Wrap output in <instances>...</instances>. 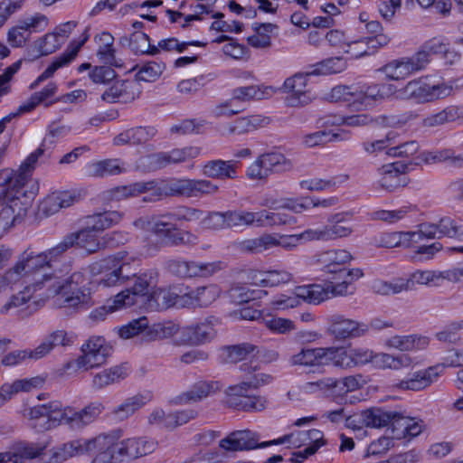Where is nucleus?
Listing matches in <instances>:
<instances>
[{
  "instance_id": "obj_1",
  "label": "nucleus",
  "mask_w": 463,
  "mask_h": 463,
  "mask_svg": "<svg viewBox=\"0 0 463 463\" xmlns=\"http://www.w3.org/2000/svg\"><path fill=\"white\" fill-rule=\"evenodd\" d=\"M28 251H33L32 249L24 250L17 258L16 262L0 278L5 286H13L17 283H25V286L19 291L12 294L10 298L0 306V314L4 316H15L19 318H25L36 312L40 306V301L43 298V293H38L45 290L43 272L50 269V265H44L42 268H29L30 261L23 260L24 255Z\"/></svg>"
},
{
  "instance_id": "obj_2",
  "label": "nucleus",
  "mask_w": 463,
  "mask_h": 463,
  "mask_svg": "<svg viewBox=\"0 0 463 463\" xmlns=\"http://www.w3.org/2000/svg\"><path fill=\"white\" fill-rule=\"evenodd\" d=\"M46 269L43 272L45 287L44 298H55L59 307L87 309L92 304L88 279L84 274L74 272L70 277L61 279Z\"/></svg>"
},
{
  "instance_id": "obj_3",
  "label": "nucleus",
  "mask_w": 463,
  "mask_h": 463,
  "mask_svg": "<svg viewBox=\"0 0 463 463\" xmlns=\"http://www.w3.org/2000/svg\"><path fill=\"white\" fill-rule=\"evenodd\" d=\"M392 93V86L385 83L336 85L326 94L325 99L344 103L350 110L363 111L372 109Z\"/></svg>"
},
{
  "instance_id": "obj_4",
  "label": "nucleus",
  "mask_w": 463,
  "mask_h": 463,
  "mask_svg": "<svg viewBox=\"0 0 463 463\" xmlns=\"http://www.w3.org/2000/svg\"><path fill=\"white\" fill-rule=\"evenodd\" d=\"M97 233L94 230L89 229L88 225L84 223L80 230L65 236L63 241L55 247L42 252L28 251L24 255L23 260L31 262L29 268L36 269L44 265L51 266L57 257L72 246H77L89 254L95 253L103 247V242L99 239Z\"/></svg>"
},
{
  "instance_id": "obj_5",
  "label": "nucleus",
  "mask_w": 463,
  "mask_h": 463,
  "mask_svg": "<svg viewBox=\"0 0 463 463\" xmlns=\"http://www.w3.org/2000/svg\"><path fill=\"white\" fill-rule=\"evenodd\" d=\"M140 265L137 255L128 251H118L95 263L93 271L101 275L99 281L104 287H115L128 281Z\"/></svg>"
},
{
  "instance_id": "obj_6",
  "label": "nucleus",
  "mask_w": 463,
  "mask_h": 463,
  "mask_svg": "<svg viewBox=\"0 0 463 463\" xmlns=\"http://www.w3.org/2000/svg\"><path fill=\"white\" fill-rule=\"evenodd\" d=\"M26 176L13 181L14 189L0 193V238L12 228L23 215L36 192L24 189Z\"/></svg>"
},
{
  "instance_id": "obj_7",
  "label": "nucleus",
  "mask_w": 463,
  "mask_h": 463,
  "mask_svg": "<svg viewBox=\"0 0 463 463\" xmlns=\"http://www.w3.org/2000/svg\"><path fill=\"white\" fill-rule=\"evenodd\" d=\"M452 90L451 86L439 82L430 75L421 76L411 80L401 90L403 99L412 100L417 104H424L448 97Z\"/></svg>"
},
{
  "instance_id": "obj_8",
  "label": "nucleus",
  "mask_w": 463,
  "mask_h": 463,
  "mask_svg": "<svg viewBox=\"0 0 463 463\" xmlns=\"http://www.w3.org/2000/svg\"><path fill=\"white\" fill-rule=\"evenodd\" d=\"M120 435L118 432L99 433L84 440V455L90 457V463H122Z\"/></svg>"
},
{
  "instance_id": "obj_9",
  "label": "nucleus",
  "mask_w": 463,
  "mask_h": 463,
  "mask_svg": "<svg viewBox=\"0 0 463 463\" xmlns=\"http://www.w3.org/2000/svg\"><path fill=\"white\" fill-rule=\"evenodd\" d=\"M373 352L368 348L332 346L320 348V364H331L342 369H350L372 363Z\"/></svg>"
},
{
  "instance_id": "obj_10",
  "label": "nucleus",
  "mask_w": 463,
  "mask_h": 463,
  "mask_svg": "<svg viewBox=\"0 0 463 463\" xmlns=\"http://www.w3.org/2000/svg\"><path fill=\"white\" fill-rule=\"evenodd\" d=\"M219 192V185L210 180V178H174L163 184V197L200 198L213 196Z\"/></svg>"
},
{
  "instance_id": "obj_11",
  "label": "nucleus",
  "mask_w": 463,
  "mask_h": 463,
  "mask_svg": "<svg viewBox=\"0 0 463 463\" xmlns=\"http://www.w3.org/2000/svg\"><path fill=\"white\" fill-rule=\"evenodd\" d=\"M439 279V271L415 270L408 279L397 278L392 281L375 279L372 288L375 293L380 295H394L409 289L415 284L436 286Z\"/></svg>"
},
{
  "instance_id": "obj_12",
  "label": "nucleus",
  "mask_w": 463,
  "mask_h": 463,
  "mask_svg": "<svg viewBox=\"0 0 463 463\" xmlns=\"http://www.w3.org/2000/svg\"><path fill=\"white\" fill-rule=\"evenodd\" d=\"M293 167L291 160L280 152L272 151L259 156L246 169V176L251 181L266 180L274 173L286 172Z\"/></svg>"
},
{
  "instance_id": "obj_13",
  "label": "nucleus",
  "mask_w": 463,
  "mask_h": 463,
  "mask_svg": "<svg viewBox=\"0 0 463 463\" xmlns=\"http://www.w3.org/2000/svg\"><path fill=\"white\" fill-rule=\"evenodd\" d=\"M316 74V70L306 73L298 72L285 80L282 89L288 94L287 99L290 106H306L316 99L313 91L316 82L312 80Z\"/></svg>"
},
{
  "instance_id": "obj_14",
  "label": "nucleus",
  "mask_w": 463,
  "mask_h": 463,
  "mask_svg": "<svg viewBox=\"0 0 463 463\" xmlns=\"http://www.w3.org/2000/svg\"><path fill=\"white\" fill-rule=\"evenodd\" d=\"M219 319L208 317L181 327L179 335L175 338L177 345L198 346L212 342L217 335Z\"/></svg>"
},
{
  "instance_id": "obj_15",
  "label": "nucleus",
  "mask_w": 463,
  "mask_h": 463,
  "mask_svg": "<svg viewBox=\"0 0 463 463\" xmlns=\"http://www.w3.org/2000/svg\"><path fill=\"white\" fill-rule=\"evenodd\" d=\"M112 351L103 336L92 335L81 346V355L73 364L78 369L90 370L104 364ZM72 363L67 364L70 367Z\"/></svg>"
},
{
  "instance_id": "obj_16",
  "label": "nucleus",
  "mask_w": 463,
  "mask_h": 463,
  "mask_svg": "<svg viewBox=\"0 0 463 463\" xmlns=\"http://www.w3.org/2000/svg\"><path fill=\"white\" fill-rule=\"evenodd\" d=\"M64 407L59 402L37 404L25 410L24 417L37 431H44L63 424Z\"/></svg>"
},
{
  "instance_id": "obj_17",
  "label": "nucleus",
  "mask_w": 463,
  "mask_h": 463,
  "mask_svg": "<svg viewBox=\"0 0 463 463\" xmlns=\"http://www.w3.org/2000/svg\"><path fill=\"white\" fill-rule=\"evenodd\" d=\"M105 194L106 197L111 201H122L148 194V195L144 196V202H157L163 198V184H159L154 180L136 182L127 185L112 187L107 190Z\"/></svg>"
},
{
  "instance_id": "obj_18",
  "label": "nucleus",
  "mask_w": 463,
  "mask_h": 463,
  "mask_svg": "<svg viewBox=\"0 0 463 463\" xmlns=\"http://www.w3.org/2000/svg\"><path fill=\"white\" fill-rule=\"evenodd\" d=\"M252 389L247 380L230 385L225 390L228 404L239 411H260L268 405V401L260 395L250 394Z\"/></svg>"
},
{
  "instance_id": "obj_19",
  "label": "nucleus",
  "mask_w": 463,
  "mask_h": 463,
  "mask_svg": "<svg viewBox=\"0 0 463 463\" xmlns=\"http://www.w3.org/2000/svg\"><path fill=\"white\" fill-rule=\"evenodd\" d=\"M135 278L131 288L125 289L115 296L116 307H128L137 303L138 297H143L156 286L158 275L153 270L146 271Z\"/></svg>"
},
{
  "instance_id": "obj_20",
  "label": "nucleus",
  "mask_w": 463,
  "mask_h": 463,
  "mask_svg": "<svg viewBox=\"0 0 463 463\" xmlns=\"http://www.w3.org/2000/svg\"><path fill=\"white\" fill-rule=\"evenodd\" d=\"M411 165V162L405 163L403 161H395L383 165L377 170L380 175L377 181L378 185L388 192L406 186L409 182L406 174L412 169Z\"/></svg>"
},
{
  "instance_id": "obj_21",
  "label": "nucleus",
  "mask_w": 463,
  "mask_h": 463,
  "mask_svg": "<svg viewBox=\"0 0 463 463\" xmlns=\"http://www.w3.org/2000/svg\"><path fill=\"white\" fill-rule=\"evenodd\" d=\"M122 463H129L148 456L157 449V441L147 436H135L120 439Z\"/></svg>"
},
{
  "instance_id": "obj_22",
  "label": "nucleus",
  "mask_w": 463,
  "mask_h": 463,
  "mask_svg": "<svg viewBox=\"0 0 463 463\" xmlns=\"http://www.w3.org/2000/svg\"><path fill=\"white\" fill-rule=\"evenodd\" d=\"M363 276L361 269H348L345 267L338 278L326 281L324 286H320V303L333 297L347 295L353 282Z\"/></svg>"
},
{
  "instance_id": "obj_23",
  "label": "nucleus",
  "mask_w": 463,
  "mask_h": 463,
  "mask_svg": "<svg viewBox=\"0 0 463 463\" xmlns=\"http://www.w3.org/2000/svg\"><path fill=\"white\" fill-rule=\"evenodd\" d=\"M423 55L413 53L410 57H402L389 61L383 67V72L390 80H400L408 78L413 73L424 70Z\"/></svg>"
},
{
  "instance_id": "obj_24",
  "label": "nucleus",
  "mask_w": 463,
  "mask_h": 463,
  "mask_svg": "<svg viewBox=\"0 0 463 463\" xmlns=\"http://www.w3.org/2000/svg\"><path fill=\"white\" fill-rule=\"evenodd\" d=\"M104 406L100 402H93L77 411L75 408L64 407L63 424L71 429L80 430L94 422L102 413Z\"/></svg>"
},
{
  "instance_id": "obj_25",
  "label": "nucleus",
  "mask_w": 463,
  "mask_h": 463,
  "mask_svg": "<svg viewBox=\"0 0 463 463\" xmlns=\"http://www.w3.org/2000/svg\"><path fill=\"white\" fill-rule=\"evenodd\" d=\"M263 443L259 442V435L256 432L250 430H242L233 431L221 439L220 448L225 451L235 452L266 448L267 446H262Z\"/></svg>"
},
{
  "instance_id": "obj_26",
  "label": "nucleus",
  "mask_w": 463,
  "mask_h": 463,
  "mask_svg": "<svg viewBox=\"0 0 463 463\" xmlns=\"http://www.w3.org/2000/svg\"><path fill=\"white\" fill-rule=\"evenodd\" d=\"M202 149L199 146H189L174 148L168 152H160L150 157V164L155 168H163L169 165L185 163L198 157Z\"/></svg>"
},
{
  "instance_id": "obj_27",
  "label": "nucleus",
  "mask_w": 463,
  "mask_h": 463,
  "mask_svg": "<svg viewBox=\"0 0 463 463\" xmlns=\"http://www.w3.org/2000/svg\"><path fill=\"white\" fill-rule=\"evenodd\" d=\"M330 323L328 331L337 339L358 337L368 332L366 324L335 315L327 319Z\"/></svg>"
},
{
  "instance_id": "obj_28",
  "label": "nucleus",
  "mask_w": 463,
  "mask_h": 463,
  "mask_svg": "<svg viewBox=\"0 0 463 463\" xmlns=\"http://www.w3.org/2000/svg\"><path fill=\"white\" fill-rule=\"evenodd\" d=\"M89 37V29L87 28L80 36L81 39L79 42H71L67 50L61 55L56 57L45 71L37 78L33 85H37L38 83L51 78L57 70L69 65L75 59L79 51L87 42Z\"/></svg>"
},
{
  "instance_id": "obj_29",
  "label": "nucleus",
  "mask_w": 463,
  "mask_h": 463,
  "mask_svg": "<svg viewBox=\"0 0 463 463\" xmlns=\"http://www.w3.org/2000/svg\"><path fill=\"white\" fill-rule=\"evenodd\" d=\"M352 260L351 253L343 249H332L320 252V270L332 274L327 279L333 280L338 278L342 269H344Z\"/></svg>"
},
{
  "instance_id": "obj_30",
  "label": "nucleus",
  "mask_w": 463,
  "mask_h": 463,
  "mask_svg": "<svg viewBox=\"0 0 463 463\" xmlns=\"http://www.w3.org/2000/svg\"><path fill=\"white\" fill-rule=\"evenodd\" d=\"M238 167L239 162L235 160L213 159L201 165V173L210 179H236Z\"/></svg>"
},
{
  "instance_id": "obj_31",
  "label": "nucleus",
  "mask_w": 463,
  "mask_h": 463,
  "mask_svg": "<svg viewBox=\"0 0 463 463\" xmlns=\"http://www.w3.org/2000/svg\"><path fill=\"white\" fill-rule=\"evenodd\" d=\"M423 428L422 420L405 417L402 413L396 412L392 428V434L396 439H405L409 441L420 435Z\"/></svg>"
},
{
  "instance_id": "obj_32",
  "label": "nucleus",
  "mask_w": 463,
  "mask_h": 463,
  "mask_svg": "<svg viewBox=\"0 0 463 463\" xmlns=\"http://www.w3.org/2000/svg\"><path fill=\"white\" fill-rule=\"evenodd\" d=\"M137 84L129 80H117L101 96L104 101L127 103L133 101L139 95Z\"/></svg>"
},
{
  "instance_id": "obj_33",
  "label": "nucleus",
  "mask_w": 463,
  "mask_h": 463,
  "mask_svg": "<svg viewBox=\"0 0 463 463\" xmlns=\"http://www.w3.org/2000/svg\"><path fill=\"white\" fill-rule=\"evenodd\" d=\"M46 381V377L37 375L30 378L16 379L11 383H4L0 389L5 402H8L15 395L22 392H30L41 389Z\"/></svg>"
},
{
  "instance_id": "obj_34",
  "label": "nucleus",
  "mask_w": 463,
  "mask_h": 463,
  "mask_svg": "<svg viewBox=\"0 0 463 463\" xmlns=\"http://www.w3.org/2000/svg\"><path fill=\"white\" fill-rule=\"evenodd\" d=\"M353 213L350 212L338 213L330 215L328 224L320 230V239L334 240L346 237L352 232V228L345 223L350 221Z\"/></svg>"
},
{
  "instance_id": "obj_35",
  "label": "nucleus",
  "mask_w": 463,
  "mask_h": 463,
  "mask_svg": "<svg viewBox=\"0 0 463 463\" xmlns=\"http://www.w3.org/2000/svg\"><path fill=\"white\" fill-rule=\"evenodd\" d=\"M84 169L88 176L103 178L127 172V165L118 158H110L90 162Z\"/></svg>"
},
{
  "instance_id": "obj_36",
  "label": "nucleus",
  "mask_w": 463,
  "mask_h": 463,
  "mask_svg": "<svg viewBox=\"0 0 463 463\" xmlns=\"http://www.w3.org/2000/svg\"><path fill=\"white\" fill-rule=\"evenodd\" d=\"M84 455V440L77 439L52 448L44 463H62L71 458Z\"/></svg>"
},
{
  "instance_id": "obj_37",
  "label": "nucleus",
  "mask_w": 463,
  "mask_h": 463,
  "mask_svg": "<svg viewBox=\"0 0 463 463\" xmlns=\"http://www.w3.org/2000/svg\"><path fill=\"white\" fill-rule=\"evenodd\" d=\"M397 411H385L379 407H371L362 410L358 414L359 421L368 428H392Z\"/></svg>"
},
{
  "instance_id": "obj_38",
  "label": "nucleus",
  "mask_w": 463,
  "mask_h": 463,
  "mask_svg": "<svg viewBox=\"0 0 463 463\" xmlns=\"http://www.w3.org/2000/svg\"><path fill=\"white\" fill-rule=\"evenodd\" d=\"M443 368L440 365L430 366L426 370L416 372L413 377L402 380L397 383L401 390L420 391L430 385L439 375Z\"/></svg>"
},
{
  "instance_id": "obj_39",
  "label": "nucleus",
  "mask_w": 463,
  "mask_h": 463,
  "mask_svg": "<svg viewBox=\"0 0 463 463\" xmlns=\"http://www.w3.org/2000/svg\"><path fill=\"white\" fill-rule=\"evenodd\" d=\"M94 42L97 45V56L101 61L115 67L123 66L122 61L116 58L114 37L110 33L104 31L97 33Z\"/></svg>"
},
{
  "instance_id": "obj_40",
  "label": "nucleus",
  "mask_w": 463,
  "mask_h": 463,
  "mask_svg": "<svg viewBox=\"0 0 463 463\" xmlns=\"http://www.w3.org/2000/svg\"><path fill=\"white\" fill-rule=\"evenodd\" d=\"M274 93L275 90L271 86L249 85L233 89L231 97L236 104H240L242 107L241 104L244 102L268 99Z\"/></svg>"
},
{
  "instance_id": "obj_41",
  "label": "nucleus",
  "mask_w": 463,
  "mask_h": 463,
  "mask_svg": "<svg viewBox=\"0 0 463 463\" xmlns=\"http://www.w3.org/2000/svg\"><path fill=\"white\" fill-rule=\"evenodd\" d=\"M429 337L420 335H393L385 340V346L402 352L418 351L427 348Z\"/></svg>"
},
{
  "instance_id": "obj_42",
  "label": "nucleus",
  "mask_w": 463,
  "mask_h": 463,
  "mask_svg": "<svg viewBox=\"0 0 463 463\" xmlns=\"http://www.w3.org/2000/svg\"><path fill=\"white\" fill-rule=\"evenodd\" d=\"M76 335L73 332L65 330H56L50 334L37 347L35 354L38 357H44L52 352L55 346H70L76 340Z\"/></svg>"
},
{
  "instance_id": "obj_43",
  "label": "nucleus",
  "mask_w": 463,
  "mask_h": 463,
  "mask_svg": "<svg viewBox=\"0 0 463 463\" xmlns=\"http://www.w3.org/2000/svg\"><path fill=\"white\" fill-rule=\"evenodd\" d=\"M153 394L143 392L127 398L121 404L113 410L115 417L120 420H126L151 402Z\"/></svg>"
},
{
  "instance_id": "obj_44",
  "label": "nucleus",
  "mask_w": 463,
  "mask_h": 463,
  "mask_svg": "<svg viewBox=\"0 0 463 463\" xmlns=\"http://www.w3.org/2000/svg\"><path fill=\"white\" fill-rule=\"evenodd\" d=\"M318 431L315 429L307 431H294L290 434L284 435L279 439L265 441L262 446L280 445L288 443L292 447L299 448L301 446L316 444V448H318Z\"/></svg>"
},
{
  "instance_id": "obj_45",
  "label": "nucleus",
  "mask_w": 463,
  "mask_h": 463,
  "mask_svg": "<svg viewBox=\"0 0 463 463\" xmlns=\"http://www.w3.org/2000/svg\"><path fill=\"white\" fill-rule=\"evenodd\" d=\"M222 383L218 381L204 380L195 383L188 391L180 395L181 402H199L215 394L222 389Z\"/></svg>"
},
{
  "instance_id": "obj_46",
  "label": "nucleus",
  "mask_w": 463,
  "mask_h": 463,
  "mask_svg": "<svg viewBox=\"0 0 463 463\" xmlns=\"http://www.w3.org/2000/svg\"><path fill=\"white\" fill-rule=\"evenodd\" d=\"M123 218L124 213L122 212L105 211L87 216L84 223L88 225L89 229H92L99 233L118 224Z\"/></svg>"
},
{
  "instance_id": "obj_47",
  "label": "nucleus",
  "mask_w": 463,
  "mask_h": 463,
  "mask_svg": "<svg viewBox=\"0 0 463 463\" xmlns=\"http://www.w3.org/2000/svg\"><path fill=\"white\" fill-rule=\"evenodd\" d=\"M122 46L128 45L136 54L156 55L158 53V48L150 44V39L147 34L140 31H135L129 37L124 35L118 40Z\"/></svg>"
},
{
  "instance_id": "obj_48",
  "label": "nucleus",
  "mask_w": 463,
  "mask_h": 463,
  "mask_svg": "<svg viewBox=\"0 0 463 463\" xmlns=\"http://www.w3.org/2000/svg\"><path fill=\"white\" fill-rule=\"evenodd\" d=\"M277 29L273 24H256L252 27V34L247 37V43L255 49H268L271 46V39Z\"/></svg>"
},
{
  "instance_id": "obj_49",
  "label": "nucleus",
  "mask_w": 463,
  "mask_h": 463,
  "mask_svg": "<svg viewBox=\"0 0 463 463\" xmlns=\"http://www.w3.org/2000/svg\"><path fill=\"white\" fill-rule=\"evenodd\" d=\"M178 302L179 288H158L154 290L148 298V306L152 309L177 307Z\"/></svg>"
},
{
  "instance_id": "obj_50",
  "label": "nucleus",
  "mask_w": 463,
  "mask_h": 463,
  "mask_svg": "<svg viewBox=\"0 0 463 463\" xmlns=\"http://www.w3.org/2000/svg\"><path fill=\"white\" fill-rule=\"evenodd\" d=\"M270 123V118L262 115H249L238 118L229 127L230 133L245 134L264 128Z\"/></svg>"
},
{
  "instance_id": "obj_51",
  "label": "nucleus",
  "mask_w": 463,
  "mask_h": 463,
  "mask_svg": "<svg viewBox=\"0 0 463 463\" xmlns=\"http://www.w3.org/2000/svg\"><path fill=\"white\" fill-rule=\"evenodd\" d=\"M449 43L447 38L436 36L423 43L415 53L423 55L424 62L422 65L426 68L430 62L431 55H445L449 52Z\"/></svg>"
},
{
  "instance_id": "obj_52",
  "label": "nucleus",
  "mask_w": 463,
  "mask_h": 463,
  "mask_svg": "<svg viewBox=\"0 0 463 463\" xmlns=\"http://www.w3.org/2000/svg\"><path fill=\"white\" fill-rule=\"evenodd\" d=\"M127 376L128 370L125 367H110L97 373L92 378L91 386L96 390H100L125 379Z\"/></svg>"
},
{
  "instance_id": "obj_53",
  "label": "nucleus",
  "mask_w": 463,
  "mask_h": 463,
  "mask_svg": "<svg viewBox=\"0 0 463 463\" xmlns=\"http://www.w3.org/2000/svg\"><path fill=\"white\" fill-rule=\"evenodd\" d=\"M458 119H463V104L448 106L444 109L426 117L423 119V124L427 127H435Z\"/></svg>"
},
{
  "instance_id": "obj_54",
  "label": "nucleus",
  "mask_w": 463,
  "mask_h": 463,
  "mask_svg": "<svg viewBox=\"0 0 463 463\" xmlns=\"http://www.w3.org/2000/svg\"><path fill=\"white\" fill-rule=\"evenodd\" d=\"M260 211L251 212L250 210H230L228 211V226L230 228L241 226L260 227Z\"/></svg>"
},
{
  "instance_id": "obj_55",
  "label": "nucleus",
  "mask_w": 463,
  "mask_h": 463,
  "mask_svg": "<svg viewBox=\"0 0 463 463\" xmlns=\"http://www.w3.org/2000/svg\"><path fill=\"white\" fill-rule=\"evenodd\" d=\"M411 363V359L406 354L394 356L386 353H373V359H372V364L379 369L399 370L409 366Z\"/></svg>"
},
{
  "instance_id": "obj_56",
  "label": "nucleus",
  "mask_w": 463,
  "mask_h": 463,
  "mask_svg": "<svg viewBox=\"0 0 463 463\" xmlns=\"http://www.w3.org/2000/svg\"><path fill=\"white\" fill-rule=\"evenodd\" d=\"M411 236H413V234L408 233V232H383L375 237L374 241L378 247L383 248H411Z\"/></svg>"
},
{
  "instance_id": "obj_57",
  "label": "nucleus",
  "mask_w": 463,
  "mask_h": 463,
  "mask_svg": "<svg viewBox=\"0 0 463 463\" xmlns=\"http://www.w3.org/2000/svg\"><path fill=\"white\" fill-rule=\"evenodd\" d=\"M48 151V149L43 146V144L33 153H31L25 160L22 163L20 166V173L14 175L13 179H18L21 176H26L24 189H27L28 186L34 187L35 192L38 190V186L30 179L31 172L35 168L36 164L41 156L44 155V153Z\"/></svg>"
},
{
  "instance_id": "obj_58",
  "label": "nucleus",
  "mask_w": 463,
  "mask_h": 463,
  "mask_svg": "<svg viewBox=\"0 0 463 463\" xmlns=\"http://www.w3.org/2000/svg\"><path fill=\"white\" fill-rule=\"evenodd\" d=\"M350 0H326L320 5V29L330 28L335 24V17L341 14L340 7L347 5Z\"/></svg>"
},
{
  "instance_id": "obj_59",
  "label": "nucleus",
  "mask_w": 463,
  "mask_h": 463,
  "mask_svg": "<svg viewBox=\"0 0 463 463\" xmlns=\"http://www.w3.org/2000/svg\"><path fill=\"white\" fill-rule=\"evenodd\" d=\"M458 155H456L452 148L437 149L433 151H423L420 154L419 159L425 165H431L437 163H443L449 161L452 166L456 167V159Z\"/></svg>"
},
{
  "instance_id": "obj_60",
  "label": "nucleus",
  "mask_w": 463,
  "mask_h": 463,
  "mask_svg": "<svg viewBox=\"0 0 463 463\" xmlns=\"http://www.w3.org/2000/svg\"><path fill=\"white\" fill-rule=\"evenodd\" d=\"M439 239L443 237L463 241V225L449 216L441 217L438 222Z\"/></svg>"
},
{
  "instance_id": "obj_61",
  "label": "nucleus",
  "mask_w": 463,
  "mask_h": 463,
  "mask_svg": "<svg viewBox=\"0 0 463 463\" xmlns=\"http://www.w3.org/2000/svg\"><path fill=\"white\" fill-rule=\"evenodd\" d=\"M61 45V40H60L59 36H56L52 32L38 38L33 43V47L38 52L39 56H47L52 54L59 50Z\"/></svg>"
},
{
  "instance_id": "obj_62",
  "label": "nucleus",
  "mask_w": 463,
  "mask_h": 463,
  "mask_svg": "<svg viewBox=\"0 0 463 463\" xmlns=\"http://www.w3.org/2000/svg\"><path fill=\"white\" fill-rule=\"evenodd\" d=\"M365 30L369 34L365 38L369 40L371 46L381 48L386 46L390 43V37L383 33V28L379 21L373 20L365 23Z\"/></svg>"
},
{
  "instance_id": "obj_63",
  "label": "nucleus",
  "mask_w": 463,
  "mask_h": 463,
  "mask_svg": "<svg viewBox=\"0 0 463 463\" xmlns=\"http://www.w3.org/2000/svg\"><path fill=\"white\" fill-rule=\"evenodd\" d=\"M193 279H208L224 269L226 268V263L222 260L209 262L193 260Z\"/></svg>"
},
{
  "instance_id": "obj_64",
  "label": "nucleus",
  "mask_w": 463,
  "mask_h": 463,
  "mask_svg": "<svg viewBox=\"0 0 463 463\" xmlns=\"http://www.w3.org/2000/svg\"><path fill=\"white\" fill-rule=\"evenodd\" d=\"M165 66L164 63L156 61H149L141 66H136L133 70H137L136 78L137 80L146 82L156 81L165 71Z\"/></svg>"
}]
</instances>
